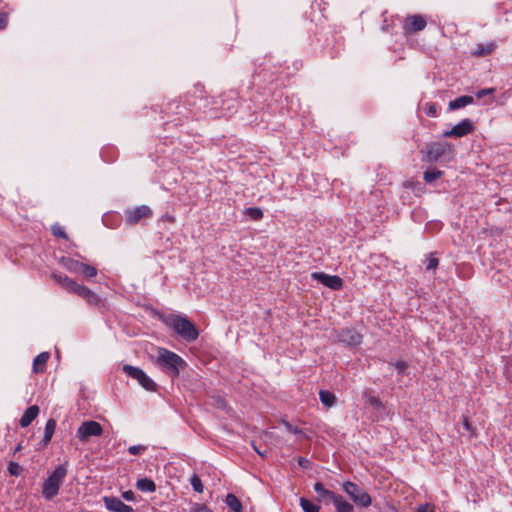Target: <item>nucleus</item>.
<instances>
[{
    "label": "nucleus",
    "instance_id": "f257e3e1",
    "mask_svg": "<svg viewBox=\"0 0 512 512\" xmlns=\"http://www.w3.org/2000/svg\"><path fill=\"white\" fill-rule=\"evenodd\" d=\"M52 278L67 292L75 294L84 299L91 306H100L102 300L98 294L88 287L78 284L72 278L58 273H52Z\"/></svg>",
    "mask_w": 512,
    "mask_h": 512
},
{
    "label": "nucleus",
    "instance_id": "f03ea898",
    "mask_svg": "<svg viewBox=\"0 0 512 512\" xmlns=\"http://www.w3.org/2000/svg\"><path fill=\"white\" fill-rule=\"evenodd\" d=\"M156 363L172 379L177 378L180 370L187 366L182 357L165 348H159Z\"/></svg>",
    "mask_w": 512,
    "mask_h": 512
},
{
    "label": "nucleus",
    "instance_id": "7ed1b4c3",
    "mask_svg": "<svg viewBox=\"0 0 512 512\" xmlns=\"http://www.w3.org/2000/svg\"><path fill=\"white\" fill-rule=\"evenodd\" d=\"M164 323L187 342H193L199 336L198 329L187 317L172 314L164 319Z\"/></svg>",
    "mask_w": 512,
    "mask_h": 512
},
{
    "label": "nucleus",
    "instance_id": "20e7f679",
    "mask_svg": "<svg viewBox=\"0 0 512 512\" xmlns=\"http://www.w3.org/2000/svg\"><path fill=\"white\" fill-rule=\"evenodd\" d=\"M67 475L66 464H59L43 483L42 495L46 500H52L58 493Z\"/></svg>",
    "mask_w": 512,
    "mask_h": 512
},
{
    "label": "nucleus",
    "instance_id": "39448f33",
    "mask_svg": "<svg viewBox=\"0 0 512 512\" xmlns=\"http://www.w3.org/2000/svg\"><path fill=\"white\" fill-rule=\"evenodd\" d=\"M342 488L348 494L350 499L360 507H368L372 503L370 495L359 485L354 482L346 481L343 483Z\"/></svg>",
    "mask_w": 512,
    "mask_h": 512
},
{
    "label": "nucleus",
    "instance_id": "423d86ee",
    "mask_svg": "<svg viewBox=\"0 0 512 512\" xmlns=\"http://www.w3.org/2000/svg\"><path fill=\"white\" fill-rule=\"evenodd\" d=\"M122 371L130 378L135 379L145 390L157 391V384L139 367L125 364Z\"/></svg>",
    "mask_w": 512,
    "mask_h": 512
},
{
    "label": "nucleus",
    "instance_id": "0eeeda50",
    "mask_svg": "<svg viewBox=\"0 0 512 512\" xmlns=\"http://www.w3.org/2000/svg\"><path fill=\"white\" fill-rule=\"evenodd\" d=\"M426 26V18L421 14L407 15L402 21V28L406 36L423 31Z\"/></svg>",
    "mask_w": 512,
    "mask_h": 512
},
{
    "label": "nucleus",
    "instance_id": "6e6552de",
    "mask_svg": "<svg viewBox=\"0 0 512 512\" xmlns=\"http://www.w3.org/2000/svg\"><path fill=\"white\" fill-rule=\"evenodd\" d=\"M102 433L103 428L100 423L88 420L79 426L76 436L81 442L86 443L91 437L101 436Z\"/></svg>",
    "mask_w": 512,
    "mask_h": 512
},
{
    "label": "nucleus",
    "instance_id": "1a4fd4ad",
    "mask_svg": "<svg viewBox=\"0 0 512 512\" xmlns=\"http://www.w3.org/2000/svg\"><path fill=\"white\" fill-rule=\"evenodd\" d=\"M452 151V146L448 142H432L426 146L427 160L429 162H437L449 155Z\"/></svg>",
    "mask_w": 512,
    "mask_h": 512
},
{
    "label": "nucleus",
    "instance_id": "9d476101",
    "mask_svg": "<svg viewBox=\"0 0 512 512\" xmlns=\"http://www.w3.org/2000/svg\"><path fill=\"white\" fill-rule=\"evenodd\" d=\"M475 130L474 123L466 118L461 120L458 124L454 125L450 130H446L443 132V137L445 138H460L466 136Z\"/></svg>",
    "mask_w": 512,
    "mask_h": 512
},
{
    "label": "nucleus",
    "instance_id": "9b49d317",
    "mask_svg": "<svg viewBox=\"0 0 512 512\" xmlns=\"http://www.w3.org/2000/svg\"><path fill=\"white\" fill-rule=\"evenodd\" d=\"M311 278L335 291L341 290L344 285L343 279L338 275H329L324 272H313Z\"/></svg>",
    "mask_w": 512,
    "mask_h": 512
},
{
    "label": "nucleus",
    "instance_id": "f8f14e48",
    "mask_svg": "<svg viewBox=\"0 0 512 512\" xmlns=\"http://www.w3.org/2000/svg\"><path fill=\"white\" fill-rule=\"evenodd\" d=\"M362 338V335L354 328H343L337 333L338 341L350 347L360 345Z\"/></svg>",
    "mask_w": 512,
    "mask_h": 512
},
{
    "label": "nucleus",
    "instance_id": "ddd939ff",
    "mask_svg": "<svg viewBox=\"0 0 512 512\" xmlns=\"http://www.w3.org/2000/svg\"><path fill=\"white\" fill-rule=\"evenodd\" d=\"M151 214V209L146 205H142L134 209L125 211V221L129 225H135L140 220L149 217Z\"/></svg>",
    "mask_w": 512,
    "mask_h": 512
},
{
    "label": "nucleus",
    "instance_id": "4468645a",
    "mask_svg": "<svg viewBox=\"0 0 512 512\" xmlns=\"http://www.w3.org/2000/svg\"><path fill=\"white\" fill-rule=\"evenodd\" d=\"M103 502L109 511L112 512H134V509L125 504L120 498L115 496H104Z\"/></svg>",
    "mask_w": 512,
    "mask_h": 512
},
{
    "label": "nucleus",
    "instance_id": "2eb2a0df",
    "mask_svg": "<svg viewBox=\"0 0 512 512\" xmlns=\"http://www.w3.org/2000/svg\"><path fill=\"white\" fill-rule=\"evenodd\" d=\"M39 414V407L37 405H32L28 407L24 414L22 415L19 423L21 427H28L33 420L38 416Z\"/></svg>",
    "mask_w": 512,
    "mask_h": 512
},
{
    "label": "nucleus",
    "instance_id": "dca6fc26",
    "mask_svg": "<svg viewBox=\"0 0 512 512\" xmlns=\"http://www.w3.org/2000/svg\"><path fill=\"white\" fill-rule=\"evenodd\" d=\"M474 103V97L471 96V95H463V96H460V97H457L456 99L454 100H451L448 104V109L453 111V110H458L460 108H463L467 105H470V104H473Z\"/></svg>",
    "mask_w": 512,
    "mask_h": 512
},
{
    "label": "nucleus",
    "instance_id": "f3484780",
    "mask_svg": "<svg viewBox=\"0 0 512 512\" xmlns=\"http://www.w3.org/2000/svg\"><path fill=\"white\" fill-rule=\"evenodd\" d=\"M313 488L315 492L318 494V500L324 501L326 499H329L331 502L334 500V498L337 496L334 492L326 489L321 482H316L313 485Z\"/></svg>",
    "mask_w": 512,
    "mask_h": 512
},
{
    "label": "nucleus",
    "instance_id": "a211bd4d",
    "mask_svg": "<svg viewBox=\"0 0 512 512\" xmlns=\"http://www.w3.org/2000/svg\"><path fill=\"white\" fill-rule=\"evenodd\" d=\"M50 358L49 352H41L33 360V371L35 373H42L45 370L46 363Z\"/></svg>",
    "mask_w": 512,
    "mask_h": 512
},
{
    "label": "nucleus",
    "instance_id": "6ab92c4d",
    "mask_svg": "<svg viewBox=\"0 0 512 512\" xmlns=\"http://www.w3.org/2000/svg\"><path fill=\"white\" fill-rule=\"evenodd\" d=\"M332 503L335 506L336 512H353L354 507L351 503L346 501L343 496L338 495L334 498Z\"/></svg>",
    "mask_w": 512,
    "mask_h": 512
},
{
    "label": "nucleus",
    "instance_id": "aec40b11",
    "mask_svg": "<svg viewBox=\"0 0 512 512\" xmlns=\"http://www.w3.org/2000/svg\"><path fill=\"white\" fill-rule=\"evenodd\" d=\"M60 263L64 268H66L69 272L72 273H79L82 265V262H79L69 257H62Z\"/></svg>",
    "mask_w": 512,
    "mask_h": 512
},
{
    "label": "nucleus",
    "instance_id": "412c9836",
    "mask_svg": "<svg viewBox=\"0 0 512 512\" xmlns=\"http://www.w3.org/2000/svg\"><path fill=\"white\" fill-rule=\"evenodd\" d=\"M55 428H56V421L52 418L49 419L46 422L45 429H44V436L42 439V442L44 445H47L51 441L53 434L55 432Z\"/></svg>",
    "mask_w": 512,
    "mask_h": 512
},
{
    "label": "nucleus",
    "instance_id": "4be33fe9",
    "mask_svg": "<svg viewBox=\"0 0 512 512\" xmlns=\"http://www.w3.org/2000/svg\"><path fill=\"white\" fill-rule=\"evenodd\" d=\"M136 487L142 492H155L156 485L153 480L149 478H141L136 482Z\"/></svg>",
    "mask_w": 512,
    "mask_h": 512
},
{
    "label": "nucleus",
    "instance_id": "5701e85b",
    "mask_svg": "<svg viewBox=\"0 0 512 512\" xmlns=\"http://www.w3.org/2000/svg\"><path fill=\"white\" fill-rule=\"evenodd\" d=\"M225 503L233 512H242L243 506L241 501L232 493L226 496Z\"/></svg>",
    "mask_w": 512,
    "mask_h": 512
},
{
    "label": "nucleus",
    "instance_id": "b1692460",
    "mask_svg": "<svg viewBox=\"0 0 512 512\" xmlns=\"http://www.w3.org/2000/svg\"><path fill=\"white\" fill-rule=\"evenodd\" d=\"M494 48V43L478 44L473 54L478 57L487 56L493 52Z\"/></svg>",
    "mask_w": 512,
    "mask_h": 512
},
{
    "label": "nucleus",
    "instance_id": "393cba45",
    "mask_svg": "<svg viewBox=\"0 0 512 512\" xmlns=\"http://www.w3.org/2000/svg\"><path fill=\"white\" fill-rule=\"evenodd\" d=\"M319 398L321 403L326 407H332L336 401L335 395L327 390H321L319 392Z\"/></svg>",
    "mask_w": 512,
    "mask_h": 512
},
{
    "label": "nucleus",
    "instance_id": "a878e982",
    "mask_svg": "<svg viewBox=\"0 0 512 512\" xmlns=\"http://www.w3.org/2000/svg\"><path fill=\"white\" fill-rule=\"evenodd\" d=\"M299 504L304 512H319L321 508L319 505L314 504L305 497L300 498Z\"/></svg>",
    "mask_w": 512,
    "mask_h": 512
},
{
    "label": "nucleus",
    "instance_id": "bb28decb",
    "mask_svg": "<svg viewBox=\"0 0 512 512\" xmlns=\"http://www.w3.org/2000/svg\"><path fill=\"white\" fill-rule=\"evenodd\" d=\"M443 175V172L438 169L427 170L424 172V180L427 183H432Z\"/></svg>",
    "mask_w": 512,
    "mask_h": 512
},
{
    "label": "nucleus",
    "instance_id": "cd10ccee",
    "mask_svg": "<svg viewBox=\"0 0 512 512\" xmlns=\"http://www.w3.org/2000/svg\"><path fill=\"white\" fill-rule=\"evenodd\" d=\"M245 215L250 219L258 221L263 217V211L258 207H249L245 210Z\"/></svg>",
    "mask_w": 512,
    "mask_h": 512
},
{
    "label": "nucleus",
    "instance_id": "c85d7f7f",
    "mask_svg": "<svg viewBox=\"0 0 512 512\" xmlns=\"http://www.w3.org/2000/svg\"><path fill=\"white\" fill-rule=\"evenodd\" d=\"M79 273H82L86 278L91 279L97 275V269L91 265L82 263Z\"/></svg>",
    "mask_w": 512,
    "mask_h": 512
},
{
    "label": "nucleus",
    "instance_id": "c756f323",
    "mask_svg": "<svg viewBox=\"0 0 512 512\" xmlns=\"http://www.w3.org/2000/svg\"><path fill=\"white\" fill-rule=\"evenodd\" d=\"M51 232H52L53 236H55L57 238H63L66 240L68 239V235H67L64 227H62L58 223L52 225Z\"/></svg>",
    "mask_w": 512,
    "mask_h": 512
},
{
    "label": "nucleus",
    "instance_id": "7c9ffc66",
    "mask_svg": "<svg viewBox=\"0 0 512 512\" xmlns=\"http://www.w3.org/2000/svg\"><path fill=\"white\" fill-rule=\"evenodd\" d=\"M190 483H191L194 491H196L198 493L203 492L204 486H203V483H202L200 477L197 474L192 475V477L190 479Z\"/></svg>",
    "mask_w": 512,
    "mask_h": 512
},
{
    "label": "nucleus",
    "instance_id": "2f4dec72",
    "mask_svg": "<svg viewBox=\"0 0 512 512\" xmlns=\"http://www.w3.org/2000/svg\"><path fill=\"white\" fill-rule=\"evenodd\" d=\"M439 265V259L435 257L434 253H430L427 258L426 271H435Z\"/></svg>",
    "mask_w": 512,
    "mask_h": 512
},
{
    "label": "nucleus",
    "instance_id": "473e14b6",
    "mask_svg": "<svg viewBox=\"0 0 512 512\" xmlns=\"http://www.w3.org/2000/svg\"><path fill=\"white\" fill-rule=\"evenodd\" d=\"M367 402L371 407H373L376 410H380V409L384 408L382 401L376 396H373V395L368 396Z\"/></svg>",
    "mask_w": 512,
    "mask_h": 512
},
{
    "label": "nucleus",
    "instance_id": "72a5a7b5",
    "mask_svg": "<svg viewBox=\"0 0 512 512\" xmlns=\"http://www.w3.org/2000/svg\"><path fill=\"white\" fill-rule=\"evenodd\" d=\"M8 471L12 476H19L22 473L23 468L16 462H10L8 464Z\"/></svg>",
    "mask_w": 512,
    "mask_h": 512
},
{
    "label": "nucleus",
    "instance_id": "f704fd0d",
    "mask_svg": "<svg viewBox=\"0 0 512 512\" xmlns=\"http://www.w3.org/2000/svg\"><path fill=\"white\" fill-rule=\"evenodd\" d=\"M190 512H213L206 504L194 503Z\"/></svg>",
    "mask_w": 512,
    "mask_h": 512
},
{
    "label": "nucleus",
    "instance_id": "c9c22d12",
    "mask_svg": "<svg viewBox=\"0 0 512 512\" xmlns=\"http://www.w3.org/2000/svg\"><path fill=\"white\" fill-rule=\"evenodd\" d=\"M391 366H393L399 374H403L405 370L408 368V364L405 361H397L395 363H391Z\"/></svg>",
    "mask_w": 512,
    "mask_h": 512
},
{
    "label": "nucleus",
    "instance_id": "e433bc0d",
    "mask_svg": "<svg viewBox=\"0 0 512 512\" xmlns=\"http://www.w3.org/2000/svg\"><path fill=\"white\" fill-rule=\"evenodd\" d=\"M495 93V88H485V89H480L479 91H477L476 93V98L477 99H482L484 98L485 96H488V95H493Z\"/></svg>",
    "mask_w": 512,
    "mask_h": 512
},
{
    "label": "nucleus",
    "instance_id": "4c0bfd02",
    "mask_svg": "<svg viewBox=\"0 0 512 512\" xmlns=\"http://www.w3.org/2000/svg\"><path fill=\"white\" fill-rule=\"evenodd\" d=\"M298 465L303 469H309L311 467V462L309 459L305 457H298L297 459Z\"/></svg>",
    "mask_w": 512,
    "mask_h": 512
},
{
    "label": "nucleus",
    "instance_id": "58836bf2",
    "mask_svg": "<svg viewBox=\"0 0 512 512\" xmlns=\"http://www.w3.org/2000/svg\"><path fill=\"white\" fill-rule=\"evenodd\" d=\"M426 114L430 117H436L438 115L437 104L436 103L429 104V106L426 110Z\"/></svg>",
    "mask_w": 512,
    "mask_h": 512
},
{
    "label": "nucleus",
    "instance_id": "ea45409f",
    "mask_svg": "<svg viewBox=\"0 0 512 512\" xmlns=\"http://www.w3.org/2000/svg\"><path fill=\"white\" fill-rule=\"evenodd\" d=\"M462 425H463V428L469 432L471 435H473V428H472V425L471 423L469 422L468 418L466 416H463V419H462Z\"/></svg>",
    "mask_w": 512,
    "mask_h": 512
},
{
    "label": "nucleus",
    "instance_id": "a19ab883",
    "mask_svg": "<svg viewBox=\"0 0 512 512\" xmlns=\"http://www.w3.org/2000/svg\"><path fill=\"white\" fill-rule=\"evenodd\" d=\"M142 450H144V447L141 445H133L128 448L131 455H138Z\"/></svg>",
    "mask_w": 512,
    "mask_h": 512
},
{
    "label": "nucleus",
    "instance_id": "79ce46f5",
    "mask_svg": "<svg viewBox=\"0 0 512 512\" xmlns=\"http://www.w3.org/2000/svg\"><path fill=\"white\" fill-rule=\"evenodd\" d=\"M122 498L126 501H134L135 500V494L132 490H127L122 492Z\"/></svg>",
    "mask_w": 512,
    "mask_h": 512
},
{
    "label": "nucleus",
    "instance_id": "37998d69",
    "mask_svg": "<svg viewBox=\"0 0 512 512\" xmlns=\"http://www.w3.org/2000/svg\"><path fill=\"white\" fill-rule=\"evenodd\" d=\"M179 109H181V106L178 103H176V102H172V103L168 104V110L169 111H173L176 114H181L182 113L181 111H176V110H179Z\"/></svg>",
    "mask_w": 512,
    "mask_h": 512
},
{
    "label": "nucleus",
    "instance_id": "c03bdc74",
    "mask_svg": "<svg viewBox=\"0 0 512 512\" xmlns=\"http://www.w3.org/2000/svg\"><path fill=\"white\" fill-rule=\"evenodd\" d=\"M7 25V14L0 13V29L5 28Z\"/></svg>",
    "mask_w": 512,
    "mask_h": 512
},
{
    "label": "nucleus",
    "instance_id": "a18cd8bd",
    "mask_svg": "<svg viewBox=\"0 0 512 512\" xmlns=\"http://www.w3.org/2000/svg\"><path fill=\"white\" fill-rule=\"evenodd\" d=\"M287 428L289 429L290 432H292L294 434H300L301 433V430L298 427H294L291 424H287Z\"/></svg>",
    "mask_w": 512,
    "mask_h": 512
},
{
    "label": "nucleus",
    "instance_id": "49530a36",
    "mask_svg": "<svg viewBox=\"0 0 512 512\" xmlns=\"http://www.w3.org/2000/svg\"><path fill=\"white\" fill-rule=\"evenodd\" d=\"M252 446H253L254 450H255V451H256L260 456H262V457H265V456H266V453H265V452H263V451H261V450H259V449L254 445V443H252Z\"/></svg>",
    "mask_w": 512,
    "mask_h": 512
},
{
    "label": "nucleus",
    "instance_id": "de8ad7c7",
    "mask_svg": "<svg viewBox=\"0 0 512 512\" xmlns=\"http://www.w3.org/2000/svg\"><path fill=\"white\" fill-rule=\"evenodd\" d=\"M418 512H428V511H427V507H425V506H420V507L418 508Z\"/></svg>",
    "mask_w": 512,
    "mask_h": 512
},
{
    "label": "nucleus",
    "instance_id": "09e8293b",
    "mask_svg": "<svg viewBox=\"0 0 512 512\" xmlns=\"http://www.w3.org/2000/svg\"><path fill=\"white\" fill-rule=\"evenodd\" d=\"M21 448H22L21 444H18V445L16 446L15 450H14V454H15V453H17V452H19V451L21 450Z\"/></svg>",
    "mask_w": 512,
    "mask_h": 512
}]
</instances>
